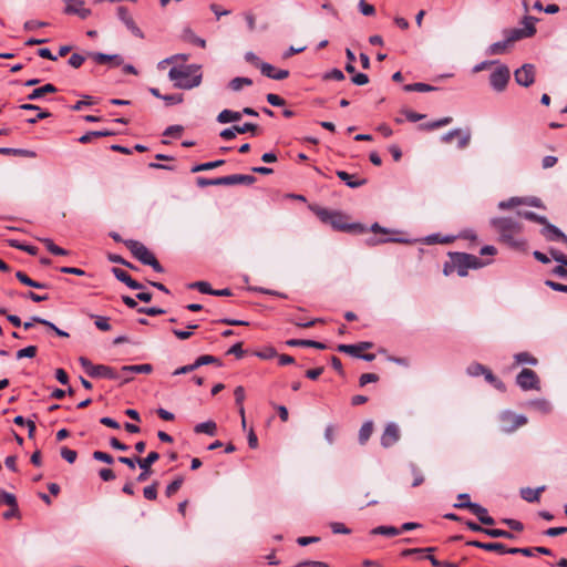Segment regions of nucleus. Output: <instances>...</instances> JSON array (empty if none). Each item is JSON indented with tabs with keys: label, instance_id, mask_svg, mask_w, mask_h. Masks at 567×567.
<instances>
[{
	"label": "nucleus",
	"instance_id": "13d9d810",
	"mask_svg": "<svg viewBox=\"0 0 567 567\" xmlns=\"http://www.w3.org/2000/svg\"><path fill=\"white\" fill-rule=\"evenodd\" d=\"M234 130H236L237 134H245L248 132L255 134L257 131V125L254 123H245L244 125H234Z\"/></svg>",
	"mask_w": 567,
	"mask_h": 567
},
{
	"label": "nucleus",
	"instance_id": "6e6552de",
	"mask_svg": "<svg viewBox=\"0 0 567 567\" xmlns=\"http://www.w3.org/2000/svg\"><path fill=\"white\" fill-rule=\"evenodd\" d=\"M454 506L456 508L470 509L478 518V520L484 525L493 526L495 524V519L488 515L487 509L477 503H472V502L457 503Z\"/></svg>",
	"mask_w": 567,
	"mask_h": 567
},
{
	"label": "nucleus",
	"instance_id": "f257e3e1",
	"mask_svg": "<svg viewBox=\"0 0 567 567\" xmlns=\"http://www.w3.org/2000/svg\"><path fill=\"white\" fill-rule=\"evenodd\" d=\"M491 224L499 235V241L512 249L524 250L526 240L520 236L522 224L512 217L493 218Z\"/></svg>",
	"mask_w": 567,
	"mask_h": 567
},
{
	"label": "nucleus",
	"instance_id": "39448f33",
	"mask_svg": "<svg viewBox=\"0 0 567 567\" xmlns=\"http://www.w3.org/2000/svg\"><path fill=\"white\" fill-rule=\"evenodd\" d=\"M312 210L322 223L331 225L336 230L349 231L353 228V225L348 224L347 217L340 212L320 207H313Z\"/></svg>",
	"mask_w": 567,
	"mask_h": 567
},
{
	"label": "nucleus",
	"instance_id": "864d4df0",
	"mask_svg": "<svg viewBox=\"0 0 567 567\" xmlns=\"http://www.w3.org/2000/svg\"><path fill=\"white\" fill-rule=\"evenodd\" d=\"M183 482H184V480L181 476L175 478L171 484L167 485L166 491H165L166 495L168 497L173 496L181 488V486L183 485Z\"/></svg>",
	"mask_w": 567,
	"mask_h": 567
},
{
	"label": "nucleus",
	"instance_id": "f3484780",
	"mask_svg": "<svg viewBox=\"0 0 567 567\" xmlns=\"http://www.w3.org/2000/svg\"><path fill=\"white\" fill-rule=\"evenodd\" d=\"M543 236L550 241H563L567 244V236L556 226L546 221L542 229Z\"/></svg>",
	"mask_w": 567,
	"mask_h": 567
},
{
	"label": "nucleus",
	"instance_id": "ea45409f",
	"mask_svg": "<svg viewBox=\"0 0 567 567\" xmlns=\"http://www.w3.org/2000/svg\"><path fill=\"white\" fill-rule=\"evenodd\" d=\"M529 405L539 411L540 413L547 414L551 411V405L547 400L540 399V400H534L529 402Z\"/></svg>",
	"mask_w": 567,
	"mask_h": 567
},
{
	"label": "nucleus",
	"instance_id": "3c124183",
	"mask_svg": "<svg viewBox=\"0 0 567 567\" xmlns=\"http://www.w3.org/2000/svg\"><path fill=\"white\" fill-rule=\"evenodd\" d=\"M197 185L199 187H206V186H221V177L217 178H206V177H198L197 178Z\"/></svg>",
	"mask_w": 567,
	"mask_h": 567
},
{
	"label": "nucleus",
	"instance_id": "7c9ffc66",
	"mask_svg": "<svg viewBox=\"0 0 567 567\" xmlns=\"http://www.w3.org/2000/svg\"><path fill=\"white\" fill-rule=\"evenodd\" d=\"M16 277L17 279L25 285V286H29V287H32V288H37V289H44L47 288V285L43 284V282H39V281H35L33 279H31L25 272L23 271H17L16 272Z\"/></svg>",
	"mask_w": 567,
	"mask_h": 567
},
{
	"label": "nucleus",
	"instance_id": "dca6fc26",
	"mask_svg": "<svg viewBox=\"0 0 567 567\" xmlns=\"http://www.w3.org/2000/svg\"><path fill=\"white\" fill-rule=\"evenodd\" d=\"M400 440V429L395 423H388L382 436L381 445L385 449L391 447Z\"/></svg>",
	"mask_w": 567,
	"mask_h": 567
},
{
	"label": "nucleus",
	"instance_id": "bf43d9fd",
	"mask_svg": "<svg viewBox=\"0 0 567 567\" xmlns=\"http://www.w3.org/2000/svg\"><path fill=\"white\" fill-rule=\"evenodd\" d=\"M92 456L94 460L104 462L106 464H112L114 462L113 456L106 452L95 451L93 452Z\"/></svg>",
	"mask_w": 567,
	"mask_h": 567
},
{
	"label": "nucleus",
	"instance_id": "4be33fe9",
	"mask_svg": "<svg viewBox=\"0 0 567 567\" xmlns=\"http://www.w3.org/2000/svg\"><path fill=\"white\" fill-rule=\"evenodd\" d=\"M91 378H105L111 380H117L121 378V374L109 365L96 364L95 369H93Z\"/></svg>",
	"mask_w": 567,
	"mask_h": 567
},
{
	"label": "nucleus",
	"instance_id": "4d7b16f0",
	"mask_svg": "<svg viewBox=\"0 0 567 567\" xmlns=\"http://www.w3.org/2000/svg\"><path fill=\"white\" fill-rule=\"evenodd\" d=\"M218 362V359L214 355H208V354H205V355H200L196 359V361L194 362L196 369L204 365V364H210V363H216Z\"/></svg>",
	"mask_w": 567,
	"mask_h": 567
},
{
	"label": "nucleus",
	"instance_id": "79ce46f5",
	"mask_svg": "<svg viewBox=\"0 0 567 567\" xmlns=\"http://www.w3.org/2000/svg\"><path fill=\"white\" fill-rule=\"evenodd\" d=\"M515 361L518 364L527 363L530 365H536L538 362L537 359L528 352H519V353L515 354Z\"/></svg>",
	"mask_w": 567,
	"mask_h": 567
},
{
	"label": "nucleus",
	"instance_id": "aec40b11",
	"mask_svg": "<svg viewBox=\"0 0 567 567\" xmlns=\"http://www.w3.org/2000/svg\"><path fill=\"white\" fill-rule=\"evenodd\" d=\"M223 186H231L238 184L251 185L256 182L252 175L235 174L221 177Z\"/></svg>",
	"mask_w": 567,
	"mask_h": 567
},
{
	"label": "nucleus",
	"instance_id": "ddd939ff",
	"mask_svg": "<svg viewBox=\"0 0 567 567\" xmlns=\"http://www.w3.org/2000/svg\"><path fill=\"white\" fill-rule=\"evenodd\" d=\"M117 17L125 24V27L137 38L143 39L144 34L142 30L135 23L133 17L131 16L128 9L124 6L117 7Z\"/></svg>",
	"mask_w": 567,
	"mask_h": 567
},
{
	"label": "nucleus",
	"instance_id": "bb28decb",
	"mask_svg": "<svg viewBox=\"0 0 567 567\" xmlns=\"http://www.w3.org/2000/svg\"><path fill=\"white\" fill-rule=\"evenodd\" d=\"M337 176L351 188H358L367 183L364 178L353 179V176L344 171H337Z\"/></svg>",
	"mask_w": 567,
	"mask_h": 567
},
{
	"label": "nucleus",
	"instance_id": "37998d69",
	"mask_svg": "<svg viewBox=\"0 0 567 567\" xmlns=\"http://www.w3.org/2000/svg\"><path fill=\"white\" fill-rule=\"evenodd\" d=\"M184 38L193 44H196L200 48H206V40L197 37L192 30L187 29L184 31Z\"/></svg>",
	"mask_w": 567,
	"mask_h": 567
},
{
	"label": "nucleus",
	"instance_id": "6e6d98bb",
	"mask_svg": "<svg viewBox=\"0 0 567 567\" xmlns=\"http://www.w3.org/2000/svg\"><path fill=\"white\" fill-rule=\"evenodd\" d=\"M61 456L64 458L68 463L73 464L76 461L78 453L74 450H70L66 446H63L61 449Z\"/></svg>",
	"mask_w": 567,
	"mask_h": 567
},
{
	"label": "nucleus",
	"instance_id": "603ef678",
	"mask_svg": "<svg viewBox=\"0 0 567 567\" xmlns=\"http://www.w3.org/2000/svg\"><path fill=\"white\" fill-rule=\"evenodd\" d=\"M37 347L35 346H29L27 348H23L21 350H19L17 353H16V357L17 359H23V358H34L35 354H37Z\"/></svg>",
	"mask_w": 567,
	"mask_h": 567
},
{
	"label": "nucleus",
	"instance_id": "c03bdc74",
	"mask_svg": "<svg viewBox=\"0 0 567 567\" xmlns=\"http://www.w3.org/2000/svg\"><path fill=\"white\" fill-rule=\"evenodd\" d=\"M523 204H525V198L512 197L507 200L501 202L498 204V208L499 209H509V208H514V207L523 205Z\"/></svg>",
	"mask_w": 567,
	"mask_h": 567
},
{
	"label": "nucleus",
	"instance_id": "f704fd0d",
	"mask_svg": "<svg viewBox=\"0 0 567 567\" xmlns=\"http://www.w3.org/2000/svg\"><path fill=\"white\" fill-rule=\"evenodd\" d=\"M410 471H411L412 476H413L412 486L413 487H417V486L422 485L424 483V481H425V477H424V474L421 471V468L416 464L411 463L410 464Z\"/></svg>",
	"mask_w": 567,
	"mask_h": 567
},
{
	"label": "nucleus",
	"instance_id": "c85d7f7f",
	"mask_svg": "<svg viewBox=\"0 0 567 567\" xmlns=\"http://www.w3.org/2000/svg\"><path fill=\"white\" fill-rule=\"evenodd\" d=\"M240 118H241V113L231 111V110H224L217 116V121L223 124L230 123V122H237Z\"/></svg>",
	"mask_w": 567,
	"mask_h": 567
},
{
	"label": "nucleus",
	"instance_id": "5701e85b",
	"mask_svg": "<svg viewBox=\"0 0 567 567\" xmlns=\"http://www.w3.org/2000/svg\"><path fill=\"white\" fill-rule=\"evenodd\" d=\"M502 421L513 420V424L509 426L504 427V431L506 432H513L516 429L525 425L527 423V419L524 415H516L512 412H504L501 415Z\"/></svg>",
	"mask_w": 567,
	"mask_h": 567
},
{
	"label": "nucleus",
	"instance_id": "393cba45",
	"mask_svg": "<svg viewBox=\"0 0 567 567\" xmlns=\"http://www.w3.org/2000/svg\"><path fill=\"white\" fill-rule=\"evenodd\" d=\"M64 12L68 14H76L81 19H86L91 16V10L84 7V1L79 0L76 3L68 4L64 9Z\"/></svg>",
	"mask_w": 567,
	"mask_h": 567
},
{
	"label": "nucleus",
	"instance_id": "72a5a7b5",
	"mask_svg": "<svg viewBox=\"0 0 567 567\" xmlns=\"http://www.w3.org/2000/svg\"><path fill=\"white\" fill-rule=\"evenodd\" d=\"M372 432H373V422L372 421L364 422L359 431V442L361 444H365L367 441L370 439Z\"/></svg>",
	"mask_w": 567,
	"mask_h": 567
},
{
	"label": "nucleus",
	"instance_id": "e2e57ef3",
	"mask_svg": "<svg viewBox=\"0 0 567 567\" xmlns=\"http://www.w3.org/2000/svg\"><path fill=\"white\" fill-rule=\"evenodd\" d=\"M486 369L487 368H485L484 365H482L480 363H473V364L468 365L467 373L473 377H478L481 374H484Z\"/></svg>",
	"mask_w": 567,
	"mask_h": 567
},
{
	"label": "nucleus",
	"instance_id": "0e129e2a",
	"mask_svg": "<svg viewBox=\"0 0 567 567\" xmlns=\"http://www.w3.org/2000/svg\"><path fill=\"white\" fill-rule=\"evenodd\" d=\"M502 523L507 525L511 529L516 532H522L524 529L523 523L513 518H504Z\"/></svg>",
	"mask_w": 567,
	"mask_h": 567
},
{
	"label": "nucleus",
	"instance_id": "f03ea898",
	"mask_svg": "<svg viewBox=\"0 0 567 567\" xmlns=\"http://www.w3.org/2000/svg\"><path fill=\"white\" fill-rule=\"evenodd\" d=\"M168 78L176 87L184 90L196 87L202 82L199 68L193 64L172 68Z\"/></svg>",
	"mask_w": 567,
	"mask_h": 567
},
{
	"label": "nucleus",
	"instance_id": "49530a36",
	"mask_svg": "<svg viewBox=\"0 0 567 567\" xmlns=\"http://www.w3.org/2000/svg\"><path fill=\"white\" fill-rule=\"evenodd\" d=\"M518 216L519 217H524L525 219L527 220H532V221H535V223H538L540 225H545L546 221H547V218L544 217V216H539L537 215L536 213L534 212H524V213H518Z\"/></svg>",
	"mask_w": 567,
	"mask_h": 567
},
{
	"label": "nucleus",
	"instance_id": "338daca9",
	"mask_svg": "<svg viewBox=\"0 0 567 567\" xmlns=\"http://www.w3.org/2000/svg\"><path fill=\"white\" fill-rule=\"evenodd\" d=\"M85 61V56L79 54V53H73L70 58H69V64L74 68V69H78L80 68L83 62Z\"/></svg>",
	"mask_w": 567,
	"mask_h": 567
},
{
	"label": "nucleus",
	"instance_id": "c756f323",
	"mask_svg": "<svg viewBox=\"0 0 567 567\" xmlns=\"http://www.w3.org/2000/svg\"><path fill=\"white\" fill-rule=\"evenodd\" d=\"M545 489V487H538V488H529V487H526V488H523L520 491V495L526 501V502H529V503H534V502H538L539 501V497H540V493Z\"/></svg>",
	"mask_w": 567,
	"mask_h": 567
},
{
	"label": "nucleus",
	"instance_id": "a878e982",
	"mask_svg": "<svg viewBox=\"0 0 567 567\" xmlns=\"http://www.w3.org/2000/svg\"><path fill=\"white\" fill-rule=\"evenodd\" d=\"M56 91H58V89L53 84L48 83V84H44L41 87L34 89L28 95V100H30V101L39 100V99L43 97L45 94L55 93Z\"/></svg>",
	"mask_w": 567,
	"mask_h": 567
},
{
	"label": "nucleus",
	"instance_id": "58836bf2",
	"mask_svg": "<svg viewBox=\"0 0 567 567\" xmlns=\"http://www.w3.org/2000/svg\"><path fill=\"white\" fill-rule=\"evenodd\" d=\"M224 163H225L224 159H217V161H214V162H207V163L198 164V165H195L192 168V172L193 173H197V172H202V171H209V169H213V168H216V167H219V166L224 165Z\"/></svg>",
	"mask_w": 567,
	"mask_h": 567
},
{
	"label": "nucleus",
	"instance_id": "de8ad7c7",
	"mask_svg": "<svg viewBox=\"0 0 567 567\" xmlns=\"http://www.w3.org/2000/svg\"><path fill=\"white\" fill-rule=\"evenodd\" d=\"M189 288L197 289L202 293L213 295V288L207 281H195L189 285Z\"/></svg>",
	"mask_w": 567,
	"mask_h": 567
},
{
	"label": "nucleus",
	"instance_id": "a211bd4d",
	"mask_svg": "<svg viewBox=\"0 0 567 567\" xmlns=\"http://www.w3.org/2000/svg\"><path fill=\"white\" fill-rule=\"evenodd\" d=\"M467 546L481 548L487 551H496L501 555L508 554V549L504 544L502 543H483L480 540H468L466 542Z\"/></svg>",
	"mask_w": 567,
	"mask_h": 567
},
{
	"label": "nucleus",
	"instance_id": "7ed1b4c3",
	"mask_svg": "<svg viewBox=\"0 0 567 567\" xmlns=\"http://www.w3.org/2000/svg\"><path fill=\"white\" fill-rule=\"evenodd\" d=\"M450 258L451 266L445 265V275L456 270L458 276L465 277L468 274V269H477L486 265V262H483L478 257L466 252H451Z\"/></svg>",
	"mask_w": 567,
	"mask_h": 567
},
{
	"label": "nucleus",
	"instance_id": "1a4fd4ad",
	"mask_svg": "<svg viewBox=\"0 0 567 567\" xmlns=\"http://www.w3.org/2000/svg\"><path fill=\"white\" fill-rule=\"evenodd\" d=\"M516 383L524 390H539V379L535 371L523 369L516 377Z\"/></svg>",
	"mask_w": 567,
	"mask_h": 567
},
{
	"label": "nucleus",
	"instance_id": "09e8293b",
	"mask_svg": "<svg viewBox=\"0 0 567 567\" xmlns=\"http://www.w3.org/2000/svg\"><path fill=\"white\" fill-rule=\"evenodd\" d=\"M90 317L95 319L94 323L99 330H101V331L111 330V324L109 323L107 317L95 316V315H91Z\"/></svg>",
	"mask_w": 567,
	"mask_h": 567
},
{
	"label": "nucleus",
	"instance_id": "4c0bfd02",
	"mask_svg": "<svg viewBox=\"0 0 567 567\" xmlns=\"http://www.w3.org/2000/svg\"><path fill=\"white\" fill-rule=\"evenodd\" d=\"M484 534L493 538L514 539V535L511 532L498 528H487V530H484Z\"/></svg>",
	"mask_w": 567,
	"mask_h": 567
},
{
	"label": "nucleus",
	"instance_id": "412c9836",
	"mask_svg": "<svg viewBox=\"0 0 567 567\" xmlns=\"http://www.w3.org/2000/svg\"><path fill=\"white\" fill-rule=\"evenodd\" d=\"M259 69L261 73L269 79L284 80L289 76L288 70H277L275 66L266 62H261L259 64Z\"/></svg>",
	"mask_w": 567,
	"mask_h": 567
},
{
	"label": "nucleus",
	"instance_id": "20e7f679",
	"mask_svg": "<svg viewBox=\"0 0 567 567\" xmlns=\"http://www.w3.org/2000/svg\"><path fill=\"white\" fill-rule=\"evenodd\" d=\"M124 245L130 249L132 255L142 264L151 266L156 272H163L164 268L158 262L156 257L150 249L142 243L133 239H127Z\"/></svg>",
	"mask_w": 567,
	"mask_h": 567
},
{
	"label": "nucleus",
	"instance_id": "2f4dec72",
	"mask_svg": "<svg viewBox=\"0 0 567 567\" xmlns=\"http://www.w3.org/2000/svg\"><path fill=\"white\" fill-rule=\"evenodd\" d=\"M194 431L196 433H205V434L213 436L216 434L217 425L214 421H207V422L198 423L195 426Z\"/></svg>",
	"mask_w": 567,
	"mask_h": 567
},
{
	"label": "nucleus",
	"instance_id": "cd10ccee",
	"mask_svg": "<svg viewBox=\"0 0 567 567\" xmlns=\"http://www.w3.org/2000/svg\"><path fill=\"white\" fill-rule=\"evenodd\" d=\"M286 343L289 347H299V346H301V347H311V348H316V349H320V350L326 349V344L324 343H321L319 341H313V340L290 339Z\"/></svg>",
	"mask_w": 567,
	"mask_h": 567
},
{
	"label": "nucleus",
	"instance_id": "052dcab7",
	"mask_svg": "<svg viewBox=\"0 0 567 567\" xmlns=\"http://www.w3.org/2000/svg\"><path fill=\"white\" fill-rule=\"evenodd\" d=\"M451 122H452V117L446 116V117L440 118L437 121H434L432 123L425 124L424 127L426 130H435V128L445 126V125L450 124Z\"/></svg>",
	"mask_w": 567,
	"mask_h": 567
},
{
	"label": "nucleus",
	"instance_id": "9d476101",
	"mask_svg": "<svg viewBox=\"0 0 567 567\" xmlns=\"http://www.w3.org/2000/svg\"><path fill=\"white\" fill-rule=\"evenodd\" d=\"M535 65L526 63L514 72L517 84L528 87L535 82Z\"/></svg>",
	"mask_w": 567,
	"mask_h": 567
},
{
	"label": "nucleus",
	"instance_id": "5fc2aeb1",
	"mask_svg": "<svg viewBox=\"0 0 567 567\" xmlns=\"http://www.w3.org/2000/svg\"><path fill=\"white\" fill-rule=\"evenodd\" d=\"M158 483L154 482L152 485L144 487L143 495L148 501H154L157 497Z\"/></svg>",
	"mask_w": 567,
	"mask_h": 567
},
{
	"label": "nucleus",
	"instance_id": "69168bd1",
	"mask_svg": "<svg viewBox=\"0 0 567 567\" xmlns=\"http://www.w3.org/2000/svg\"><path fill=\"white\" fill-rule=\"evenodd\" d=\"M378 380L379 375L375 373H363L359 379V383L361 386H364L368 383L377 382Z\"/></svg>",
	"mask_w": 567,
	"mask_h": 567
},
{
	"label": "nucleus",
	"instance_id": "0eeeda50",
	"mask_svg": "<svg viewBox=\"0 0 567 567\" xmlns=\"http://www.w3.org/2000/svg\"><path fill=\"white\" fill-rule=\"evenodd\" d=\"M509 78V69L506 65H499L489 75V83L495 91L502 92L506 89Z\"/></svg>",
	"mask_w": 567,
	"mask_h": 567
},
{
	"label": "nucleus",
	"instance_id": "423d86ee",
	"mask_svg": "<svg viewBox=\"0 0 567 567\" xmlns=\"http://www.w3.org/2000/svg\"><path fill=\"white\" fill-rule=\"evenodd\" d=\"M535 18L525 17L523 20V29H509L504 31L505 39L512 45L514 42L533 37L536 33Z\"/></svg>",
	"mask_w": 567,
	"mask_h": 567
},
{
	"label": "nucleus",
	"instance_id": "a18cd8bd",
	"mask_svg": "<svg viewBox=\"0 0 567 567\" xmlns=\"http://www.w3.org/2000/svg\"><path fill=\"white\" fill-rule=\"evenodd\" d=\"M404 91L406 92H413V91H416V92H430V91H433L435 90L433 86L429 85V84H425V83H413V84H406L404 85Z\"/></svg>",
	"mask_w": 567,
	"mask_h": 567
},
{
	"label": "nucleus",
	"instance_id": "8fccbe9b",
	"mask_svg": "<svg viewBox=\"0 0 567 567\" xmlns=\"http://www.w3.org/2000/svg\"><path fill=\"white\" fill-rule=\"evenodd\" d=\"M3 504H6L12 508H16L17 507L16 496L13 494L1 491L0 492V506Z\"/></svg>",
	"mask_w": 567,
	"mask_h": 567
},
{
	"label": "nucleus",
	"instance_id": "f8f14e48",
	"mask_svg": "<svg viewBox=\"0 0 567 567\" xmlns=\"http://www.w3.org/2000/svg\"><path fill=\"white\" fill-rule=\"evenodd\" d=\"M153 371V367L148 363L135 364V365H123L120 370L122 383H127L133 380L134 373L148 374Z\"/></svg>",
	"mask_w": 567,
	"mask_h": 567
},
{
	"label": "nucleus",
	"instance_id": "680f3d73",
	"mask_svg": "<svg viewBox=\"0 0 567 567\" xmlns=\"http://www.w3.org/2000/svg\"><path fill=\"white\" fill-rule=\"evenodd\" d=\"M483 375L485 377V380L487 382L494 384L495 388L501 389V390L504 389V383L502 381H499L498 379H496L491 370L486 369Z\"/></svg>",
	"mask_w": 567,
	"mask_h": 567
},
{
	"label": "nucleus",
	"instance_id": "2eb2a0df",
	"mask_svg": "<svg viewBox=\"0 0 567 567\" xmlns=\"http://www.w3.org/2000/svg\"><path fill=\"white\" fill-rule=\"evenodd\" d=\"M87 58L92 59L97 64H105L110 68L118 66L123 63V59L118 54H105L100 52H89Z\"/></svg>",
	"mask_w": 567,
	"mask_h": 567
},
{
	"label": "nucleus",
	"instance_id": "4468645a",
	"mask_svg": "<svg viewBox=\"0 0 567 567\" xmlns=\"http://www.w3.org/2000/svg\"><path fill=\"white\" fill-rule=\"evenodd\" d=\"M159 458V454L157 452H151L144 458L136 457V462L142 470L141 474L137 476V482H145L151 474V466Z\"/></svg>",
	"mask_w": 567,
	"mask_h": 567
},
{
	"label": "nucleus",
	"instance_id": "9b49d317",
	"mask_svg": "<svg viewBox=\"0 0 567 567\" xmlns=\"http://www.w3.org/2000/svg\"><path fill=\"white\" fill-rule=\"evenodd\" d=\"M453 137H457V147L458 148H461V150L465 148L470 144V141H471V131L468 128H466V130L455 128V130H452V131L443 134L441 136V141L443 143L450 144L453 142Z\"/></svg>",
	"mask_w": 567,
	"mask_h": 567
},
{
	"label": "nucleus",
	"instance_id": "774afa93",
	"mask_svg": "<svg viewBox=\"0 0 567 567\" xmlns=\"http://www.w3.org/2000/svg\"><path fill=\"white\" fill-rule=\"evenodd\" d=\"M359 9L363 16H373L375 13L374 7L372 4L365 2L364 0L360 1Z\"/></svg>",
	"mask_w": 567,
	"mask_h": 567
},
{
	"label": "nucleus",
	"instance_id": "6ab92c4d",
	"mask_svg": "<svg viewBox=\"0 0 567 567\" xmlns=\"http://www.w3.org/2000/svg\"><path fill=\"white\" fill-rule=\"evenodd\" d=\"M371 342H359L357 344H339L338 351L350 354L355 358H361L362 351L372 348Z\"/></svg>",
	"mask_w": 567,
	"mask_h": 567
},
{
	"label": "nucleus",
	"instance_id": "e433bc0d",
	"mask_svg": "<svg viewBox=\"0 0 567 567\" xmlns=\"http://www.w3.org/2000/svg\"><path fill=\"white\" fill-rule=\"evenodd\" d=\"M511 44L507 42V40L505 39L504 41H498V42H495L493 44L489 45L487 52L488 54L491 55H498V54H503L506 52L507 48L509 47Z\"/></svg>",
	"mask_w": 567,
	"mask_h": 567
},
{
	"label": "nucleus",
	"instance_id": "a19ab883",
	"mask_svg": "<svg viewBox=\"0 0 567 567\" xmlns=\"http://www.w3.org/2000/svg\"><path fill=\"white\" fill-rule=\"evenodd\" d=\"M252 84V81L251 79L249 78H235L233 79L230 82H229V87L233 90V91H240L245 85L246 86H249Z\"/></svg>",
	"mask_w": 567,
	"mask_h": 567
},
{
	"label": "nucleus",
	"instance_id": "b1692460",
	"mask_svg": "<svg viewBox=\"0 0 567 567\" xmlns=\"http://www.w3.org/2000/svg\"><path fill=\"white\" fill-rule=\"evenodd\" d=\"M112 272L117 280L124 282L131 289H141L143 287L138 281L134 280L125 270L121 268L114 267Z\"/></svg>",
	"mask_w": 567,
	"mask_h": 567
},
{
	"label": "nucleus",
	"instance_id": "473e14b6",
	"mask_svg": "<svg viewBox=\"0 0 567 567\" xmlns=\"http://www.w3.org/2000/svg\"><path fill=\"white\" fill-rule=\"evenodd\" d=\"M40 241L45 246V248H47L51 254H53V255H55V256H66V255L69 254L65 249H63V248H61V247L56 246V245L53 243V240H52V239H50V238H42V239H40Z\"/></svg>",
	"mask_w": 567,
	"mask_h": 567
},
{
	"label": "nucleus",
	"instance_id": "c9c22d12",
	"mask_svg": "<svg viewBox=\"0 0 567 567\" xmlns=\"http://www.w3.org/2000/svg\"><path fill=\"white\" fill-rule=\"evenodd\" d=\"M371 534L392 537L401 534V530L393 526H378L371 530Z\"/></svg>",
	"mask_w": 567,
	"mask_h": 567
}]
</instances>
